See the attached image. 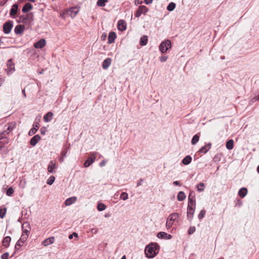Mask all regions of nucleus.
Here are the masks:
<instances>
[{
    "label": "nucleus",
    "instance_id": "f257e3e1",
    "mask_svg": "<svg viewBox=\"0 0 259 259\" xmlns=\"http://www.w3.org/2000/svg\"><path fill=\"white\" fill-rule=\"evenodd\" d=\"M158 244H148L145 249L146 256L149 258L154 257L159 252Z\"/></svg>",
    "mask_w": 259,
    "mask_h": 259
},
{
    "label": "nucleus",
    "instance_id": "f03ea898",
    "mask_svg": "<svg viewBox=\"0 0 259 259\" xmlns=\"http://www.w3.org/2000/svg\"><path fill=\"white\" fill-rule=\"evenodd\" d=\"M179 217V214L176 212L170 214L168 216L166 223V227L167 229L170 228L173 225L174 222L178 220Z\"/></svg>",
    "mask_w": 259,
    "mask_h": 259
},
{
    "label": "nucleus",
    "instance_id": "7ed1b4c3",
    "mask_svg": "<svg viewBox=\"0 0 259 259\" xmlns=\"http://www.w3.org/2000/svg\"><path fill=\"white\" fill-rule=\"evenodd\" d=\"M171 41L168 39H166L160 44L159 46V50L161 53H164L169 49L171 48Z\"/></svg>",
    "mask_w": 259,
    "mask_h": 259
},
{
    "label": "nucleus",
    "instance_id": "20e7f679",
    "mask_svg": "<svg viewBox=\"0 0 259 259\" xmlns=\"http://www.w3.org/2000/svg\"><path fill=\"white\" fill-rule=\"evenodd\" d=\"M79 12V9L77 7H72L66 10L64 14L67 16L70 17L72 18H74Z\"/></svg>",
    "mask_w": 259,
    "mask_h": 259
},
{
    "label": "nucleus",
    "instance_id": "39448f33",
    "mask_svg": "<svg viewBox=\"0 0 259 259\" xmlns=\"http://www.w3.org/2000/svg\"><path fill=\"white\" fill-rule=\"evenodd\" d=\"M16 123L15 122H12L8 123L5 125L6 130L1 132V134L2 135H4V136H7L8 134L10 133L14 128L16 127Z\"/></svg>",
    "mask_w": 259,
    "mask_h": 259
},
{
    "label": "nucleus",
    "instance_id": "423d86ee",
    "mask_svg": "<svg viewBox=\"0 0 259 259\" xmlns=\"http://www.w3.org/2000/svg\"><path fill=\"white\" fill-rule=\"evenodd\" d=\"M13 24L12 21H8L5 22L3 25V31L6 34H9L12 28H13Z\"/></svg>",
    "mask_w": 259,
    "mask_h": 259
},
{
    "label": "nucleus",
    "instance_id": "0eeeda50",
    "mask_svg": "<svg viewBox=\"0 0 259 259\" xmlns=\"http://www.w3.org/2000/svg\"><path fill=\"white\" fill-rule=\"evenodd\" d=\"M148 8L145 6H140L139 7L138 10H137L135 15L136 17H139L141 14H146L148 12Z\"/></svg>",
    "mask_w": 259,
    "mask_h": 259
},
{
    "label": "nucleus",
    "instance_id": "6e6552de",
    "mask_svg": "<svg viewBox=\"0 0 259 259\" xmlns=\"http://www.w3.org/2000/svg\"><path fill=\"white\" fill-rule=\"evenodd\" d=\"M96 157V153H93L91 154L90 157L88 158L87 160L84 164V167H88L92 164L95 161Z\"/></svg>",
    "mask_w": 259,
    "mask_h": 259
},
{
    "label": "nucleus",
    "instance_id": "1a4fd4ad",
    "mask_svg": "<svg viewBox=\"0 0 259 259\" xmlns=\"http://www.w3.org/2000/svg\"><path fill=\"white\" fill-rule=\"evenodd\" d=\"M7 68L6 69V70L8 74L15 71L14 64L12 62L11 59H10L8 61L7 63Z\"/></svg>",
    "mask_w": 259,
    "mask_h": 259
},
{
    "label": "nucleus",
    "instance_id": "9d476101",
    "mask_svg": "<svg viewBox=\"0 0 259 259\" xmlns=\"http://www.w3.org/2000/svg\"><path fill=\"white\" fill-rule=\"evenodd\" d=\"M18 5L17 4L13 5L10 12V15L13 18L16 17V14L18 11Z\"/></svg>",
    "mask_w": 259,
    "mask_h": 259
},
{
    "label": "nucleus",
    "instance_id": "9b49d317",
    "mask_svg": "<svg viewBox=\"0 0 259 259\" xmlns=\"http://www.w3.org/2000/svg\"><path fill=\"white\" fill-rule=\"evenodd\" d=\"M33 21V15L32 13H28L23 19V22L30 24Z\"/></svg>",
    "mask_w": 259,
    "mask_h": 259
},
{
    "label": "nucleus",
    "instance_id": "f8f14e48",
    "mask_svg": "<svg viewBox=\"0 0 259 259\" xmlns=\"http://www.w3.org/2000/svg\"><path fill=\"white\" fill-rule=\"evenodd\" d=\"M46 45V41L45 39H41L34 44V47L36 49H42Z\"/></svg>",
    "mask_w": 259,
    "mask_h": 259
},
{
    "label": "nucleus",
    "instance_id": "ddd939ff",
    "mask_svg": "<svg viewBox=\"0 0 259 259\" xmlns=\"http://www.w3.org/2000/svg\"><path fill=\"white\" fill-rule=\"evenodd\" d=\"M25 30V27L22 25H18L15 28V33L16 34L22 35Z\"/></svg>",
    "mask_w": 259,
    "mask_h": 259
},
{
    "label": "nucleus",
    "instance_id": "4468645a",
    "mask_svg": "<svg viewBox=\"0 0 259 259\" xmlns=\"http://www.w3.org/2000/svg\"><path fill=\"white\" fill-rule=\"evenodd\" d=\"M126 22L123 20H120L118 22V30L123 31L126 29Z\"/></svg>",
    "mask_w": 259,
    "mask_h": 259
},
{
    "label": "nucleus",
    "instance_id": "2eb2a0df",
    "mask_svg": "<svg viewBox=\"0 0 259 259\" xmlns=\"http://www.w3.org/2000/svg\"><path fill=\"white\" fill-rule=\"evenodd\" d=\"M40 139V137L38 135L33 136L30 141V145L32 146H34Z\"/></svg>",
    "mask_w": 259,
    "mask_h": 259
},
{
    "label": "nucleus",
    "instance_id": "dca6fc26",
    "mask_svg": "<svg viewBox=\"0 0 259 259\" xmlns=\"http://www.w3.org/2000/svg\"><path fill=\"white\" fill-rule=\"evenodd\" d=\"M39 128V123L38 122H35L33 124V127L29 131V135L32 136L34 135L38 130Z\"/></svg>",
    "mask_w": 259,
    "mask_h": 259
},
{
    "label": "nucleus",
    "instance_id": "f3484780",
    "mask_svg": "<svg viewBox=\"0 0 259 259\" xmlns=\"http://www.w3.org/2000/svg\"><path fill=\"white\" fill-rule=\"evenodd\" d=\"M54 115V114L52 112H49L46 114H45L44 116V120L46 122H48L50 121L53 118V116Z\"/></svg>",
    "mask_w": 259,
    "mask_h": 259
},
{
    "label": "nucleus",
    "instance_id": "a211bd4d",
    "mask_svg": "<svg viewBox=\"0 0 259 259\" xmlns=\"http://www.w3.org/2000/svg\"><path fill=\"white\" fill-rule=\"evenodd\" d=\"M116 37V35L115 32H110L108 35V43L109 44H112L115 41V39Z\"/></svg>",
    "mask_w": 259,
    "mask_h": 259
},
{
    "label": "nucleus",
    "instance_id": "6ab92c4d",
    "mask_svg": "<svg viewBox=\"0 0 259 259\" xmlns=\"http://www.w3.org/2000/svg\"><path fill=\"white\" fill-rule=\"evenodd\" d=\"M211 148V144L208 143L207 145L202 147L199 150V153H206Z\"/></svg>",
    "mask_w": 259,
    "mask_h": 259
},
{
    "label": "nucleus",
    "instance_id": "aec40b11",
    "mask_svg": "<svg viewBox=\"0 0 259 259\" xmlns=\"http://www.w3.org/2000/svg\"><path fill=\"white\" fill-rule=\"evenodd\" d=\"M157 236L159 238L163 239H170L171 238V236L170 235L162 232L158 233L157 235Z\"/></svg>",
    "mask_w": 259,
    "mask_h": 259
},
{
    "label": "nucleus",
    "instance_id": "412c9836",
    "mask_svg": "<svg viewBox=\"0 0 259 259\" xmlns=\"http://www.w3.org/2000/svg\"><path fill=\"white\" fill-rule=\"evenodd\" d=\"M111 59L109 58L106 59L103 62L102 67L104 69H107L111 63Z\"/></svg>",
    "mask_w": 259,
    "mask_h": 259
},
{
    "label": "nucleus",
    "instance_id": "4be33fe9",
    "mask_svg": "<svg viewBox=\"0 0 259 259\" xmlns=\"http://www.w3.org/2000/svg\"><path fill=\"white\" fill-rule=\"evenodd\" d=\"M195 208H187V218L189 220H192Z\"/></svg>",
    "mask_w": 259,
    "mask_h": 259
},
{
    "label": "nucleus",
    "instance_id": "5701e85b",
    "mask_svg": "<svg viewBox=\"0 0 259 259\" xmlns=\"http://www.w3.org/2000/svg\"><path fill=\"white\" fill-rule=\"evenodd\" d=\"M9 139L6 137V136H4V135H2L0 133V142L4 146L5 145L8 144L9 143Z\"/></svg>",
    "mask_w": 259,
    "mask_h": 259
},
{
    "label": "nucleus",
    "instance_id": "b1692460",
    "mask_svg": "<svg viewBox=\"0 0 259 259\" xmlns=\"http://www.w3.org/2000/svg\"><path fill=\"white\" fill-rule=\"evenodd\" d=\"M56 168V164L53 161H51L48 167V170L50 173L54 172V170Z\"/></svg>",
    "mask_w": 259,
    "mask_h": 259
},
{
    "label": "nucleus",
    "instance_id": "393cba45",
    "mask_svg": "<svg viewBox=\"0 0 259 259\" xmlns=\"http://www.w3.org/2000/svg\"><path fill=\"white\" fill-rule=\"evenodd\" d=\"M77 200V198L76 197H72L67 199L65 200V204L66 205L68 206L72 203H74Z\"/></svg>",
    "mask_w": 259,
    "mask_h": 259
},
{
    "label": "nucleus",
    "instance_id": "a878e982",
    "mask_svg": "<svg viewBox=\"0 0 259 259\" xmlns=\"http://www.w3.org/2000/svg\"><path fill=\"white\" fill-rule=\"evenodd\" d=\"M33 7L30 3L26 4L22 8V12L23 13H26L32 10Z\"/></svg>",
    "mask_w": 259,
    "mask_h": 259
},
{
    "label": "nucleus",
    "instance_id": "bb28decb",
    "mask_svg": "<svg viewBox=\"0 0 259 259\" xmlns=\"http://www.w3.org/2000/svg\"><path fill=\"white\" fill-rule=\"evenodd\" d=\"M247 193V189L245 188H242L238 192V195L241 198L244 197Z\"/></svg>",
    "mask_w": 259,
    "mask_h": 259
},
{
    "label": "nucleus",
    "instance_id": "cd10ccee",
    "mask_svg": "<svg viewBox=\"0 0 259 259\" xmlns=\"http://www.w3.org/2000/svg\"><path fill=\"white\" fill-rule=\"evenodd\" d=\"M226 148L229 150H231L234 148V141L232 139L228 140L226 145Z\"/></svg>",
    "mask_w": 259,
    "mask_h": 259
},
{
    "label": "nucleus",
    "instance_id": "c85d7f7f",
    "mask_svg": "<svg viewBox=\"0 0 259 259\" xmlns=\"http://www.w3.org/2000/svg\"><path fill=\"white\" fill-rule=\"evenodd\" d=\"M192 161V158L190 156L188 155L186 156L182 160V163L185 165H188Z\"/></svg>",
    "mask_w": 259,
    "mask_h": 259
},
{
    "label": "nucleus",
    "instance_id": "c756f323",
    "mask_svg": "<svg viewBox=\"0 0 259 259\" xmlns=\"http://www.w3.org/2000/svg\"><path fill=\"white\" fill-rule=\"evenodd\" d=\"M177 198L179 201H183L186 198V195L183 192L180 191L178 194Z\"/></svg>",
    "mask_w": 259,
    "mask_h": 259
},
{
    "label": "nucleus",
    "instance_id": "7c9ffc66",
    "mask_svg": "<svg viewBox=\"0 0 259 259\" xmlns=\"http://www.w3.org/2000/svg\"><path fill=\"white\" fill-rule=\"evenodd\" d=\"M147 42H148L147 36L144 35L141 38L140 44L141 46H145L147 44Z\"/></svg>",
    "mask_w": 259,
    "mask_h": 259
},
{
    "label": "nucleus",
    "instance_id": "2f4dec72",
    "mask_svg": "<svg viewBox=\"0 0 259 259\" xmlns=\"http://www.w3.org/2000/svg\"><path fill=\"white\" fill-rule=\"evenodd\" d=\"M196 204L195 200H188V204L187 208H195Z\"/></svg>",
    "mask_w": 259,
    "mask_h": 259
},
{
    "label": "nucleus",
    "instance_id": "473e14b6",
    "mask_svg": "<svg viewBox=\"0 0 259 259\" xmlns=\"http://www.w3.org/2000/svg\"><path fill=\"white\" fill-rule=\"evenodd\" d=\"M176 8V4L171 2L168 4V5L167 7V10L168 11H173Z\"/></svg>",
    "mask_w": 259,
    "mask_h": 259
},
{
    "label": "nucleus",
    "instance_id": "72a5a7b5",
    "mask_svg": "<svg viewBox=\"0 0 259 259\" xmlns=\"http://www.w3.org/2000/svg\"><path fill=\"white\" fill-rule=\"evenodd\" d=\"M204 187V184L203 183H200L197 185V189L198 191L202 192L203 191Z\"/></svg>",
    "mask_w": 259,
    "mask_h": 259
},
{
    "label": "nucleus",
    "instance_id": "f704fd0d",
    "mask_svg": "<svg viewBox=\"0 0 259 259\" xmlns=\"http://www.w3.org/2000/svg\"><path fill=\"white\" fill-rule=\"evenodd\" d=\"M199 139V136L197 134L194 135L192 139V144L195 145V144H196L198 142Z\"/></svg>",
    "mask_w": 259,
    "mask_h": 259
},
{
    "label": "nucleus",
    "instance_id": "c9c22d12",
    "mask_svg": "<svg viewBox=\"0 0 259 259\" xmlns=\"http://www.w3.org/2000/svg\"><path fill=\"white\" fill-rule=\"evenodd\" d=\"M6 208H0V218L3 219L4 218L6 212Z\"/></svg>",
    "mask_w": 259,
    "mask_h": 259
},
{
    "label": "nucleus",
    "instance_id": "e433bc0d",
    "mask_svg": "<svg viewBox=\"0 0 259 259\" xmlns=\"http://www.w3.org/2000/svg\"><path fill=\"white\" fill-rule=\"evenodd\" d=\"M28 236V234H27L26 233H25V234L22 233L21 237L20 239V240L18 241V242H19V241L24 242V241H25L26 240V239L27 238Z\"/></svg>",
    "mask_w": 259,
    "mask_h": 259
},
{
    "label": "nucleus",
    "instance_id": "4c0bfd02",
    "mask_svg": "<svg viewBox=\"0 0 259 259\" xmlns=\"http://www.w3.org/2000/svg\"><path fill=\"white\" fill-rule=\"evenodd\" d=\"M106 208V206L102 203H100L97 205V209L99 211H103Z\"/></svg>",
    "mask_w": 259,
    "mask_h": 259
},
{
    "label": "nucleus",
    "instance_id": "58836bf2",
    "mask_svg": "<svg viewBox=\"0 0 259 259\" xmlns=\"http://www.w3.org/2000/svg\"><path fill=\"white\" fill-rule=\"evenodd\" d=\"M107 2V0H98L97 2V5L100 7H104L105 3Z\"/></svg>",
    "mask_w": 259,
    "mask_h": 259
},
{
    "label": "nucleus",
    "instance_id": "ea45409f",
    "mask_svg": "<svg viewBox=\"0 0 259 259\" xmlns=\"http://www.w3.org/2000/svg\"><path fill=\"white\" fill-rule=\"evenodd\" d=\"M55 180V177L54 176H51L49 179L47 180V183L48 185H52L54 182Z\"/></svg>",
    "mask_w": 259,
    "mask_h": 259
},
{
    "label": "nucleus",
    "instance_id": "a19ab883",
    "mask_svg": "<svg viewBox=\"0 0 259 259\" xmlns=\"http://www.w3.org/2000/svg\"><path fill=\"white\" fill-rule=\"evenodd\" d=\"M120 198L123 200H125L128 198V194L126 192H122L120 196Z\"/></svg>",
    "mask_w": 259,
    "mask_h": 259
},
{
    "label": "nucleus",
    "instance_id": "79ce46f5",
    "mask_svg": "<svg viewBox=\"0 0 259 259\" xmlns=\"http://www.w3.org/2000/svg\"><path fill=\"white\" fill-rule=\"evenodd\" d=\"M205 213H206V211L205 210L203 209V210H201L200 213L198 214V219L201 220L202 218H203L205 215Z\"/></svg>",
    "mask_w": 259,
    "mask_h": 259
},
{
    "label": "nucleus",
    "instance_id": "37998d69",
    "mask_svg": "<svg viewBox=\"0 0 259 259\" xmlns=\"http://www.w3.org/2000/svg\"><path fill=\"white\" fill-rule=\"evenodd\" d=\"M55 241V238L54 237H50L47 239H46L45 240H44L42 243H53V242H54Z\"/></svg>",
    "mask_w": 259,
    "mask_h": 259
},
{
    "label": "nucleus",
    "instance_id": "c03bdc74",
    "mask_svg": "<svg viewBox=\"0 0 259 259\" xmlns=\"http://www.w3.org/2000/svg\"><path fill=\"white\" fill-rule=\"evenodd\" d=\"M14 193V190L12 187H10L8 189L6 194L8 196H11Z\"/></svg>",
    "mask_w": 259,
    "mask_h": 259
},
{
    "label": "nucleus",
    "instance_id": "a18cd8bd",
    "mask_svg": "<svg viewBox=\"0 0 259 259\" xmlns=\"http://www.w3.org/2000/svg\"><path fill=\"white\" fill-rule=\"evenodd\" d=\"M191 199L192 200H195V193L193 192H191L189 193V195L188 200H191Z\"/></svg>",
    "mask_w": 259,
    "mask_h": 259
},
{
    "label": "nucleus",
    "instance_id": "49530a36",
    "mask_svg": "<svg viewBox=\"0 0 259 259\" xmlns=\"http://www.w3.org/2000/svg\"><path fill=\"white\" fill-rule=\"evenodd\" d=\"M9 253L8 252H5L1 255V259H8Z\"/></svg>",
    "mask_w": 259,
    "mask_h": 259
},
{
    "label": "nucleus",
    "instance_id": "de8ad7c7",
    "mask_svg": "<svg viewBox=\"0 0 259 259\" xmlns=\"http://www.w3.org/2000/svg\"><path fill=\"white\" fill-rule=\"evenodd\" d=\"M195 230L196 229L195 227H190L188 230V233L189 234H192L195 231Z\"/></svg>",
    "mask_w": 259,
    "mask_h": 259
},
{
    "label": "nucleus",
    "instance_id": "09e8293b",
    "mask_svg": "<svg viewBox=\"0 0 259 259\" xmlns=\"http://www.w3.org/2000/svg\"><path fill=\"white\" fill-rule=\"evenodd\" d=\"M11 240V238L9 236H7L4 238L3 243H10Z\"/></svg>",
    "mask_w": 259,
    "mask_h": 259
},
{
    "label": "nucleus",
    "instance_id": "8fccbe9b",
    "mask_svg": "<svg viewBox=\"0 0 259 259\" xmlns=\"http://www.w3.org/2000/svg\"><path fill=\"white\" fill-rule=\"evenodd\" d=\"M167 59V57L166 56H161L159 58V60L161 62H165Z\"/></svg>",
    "mask_w": 259,
    "mask_h": 259
},
{
    "label": "nucleus",
    "instance_id": "3c124183",
    "mask_svg": "<svg viewBox=\"0 0 259 259\" xmlns=\"http://www.w3.org/2000/svg\"><path fill=\"white\" fill-rule=\"evenodd\" d=\"M40 131L41 134L45 135L46 133V127H41Z\"/></svg>",
    "mask_w": 259,
    "mask_h": 259
},
{
    "label": "nucleus",
    "instance_id": "603ef678",
    "mask_svg": "<svg viewBox=\"0 0 259 259\" xmlns=\"http://www.w3.org/2000/svg\"><path fill=\"white\" fill-rule=\"evenodd\" d=\"M21 246H22V244H15V249H17V250L19 249Z\"/></svg>",
    "mask_w": 259,
    "mask_h": 259
},
{
    "label": "nucleus",
    "instance_id": "864d4df0",
    "mask_svg": "<svg viewBox=\"0 0 259 259\" xmlns=\"http://www.w3.org/2000/svg\"><path fill=\"white\" fill-rule=\"evenodd\" d=\"M106 163V160H102V161L100 162V165L101 166H103L105 165Z\"/></svg>",
    "mask_w": 259,
    "mask_h": 259
},
{
    "label": "nucleus",
    "instance_id": "5fc2aeb1",
    "mask_svg": "<svg viewBox=\"0 0 259 259\" xmlns=\"http://www.w3.org/2000/svg\"><path fill=\"white\" fill-rule=\"evenodd\" d=\"M152 2V0H145V2L146 4H151Z\"/></svg>",
    "mask_w": 259,
    "mask_h": 259
},
{
    "label": "nucleus",
    "instance_id": "6e6d98bb",
    "mask_svg": "<svg viewBox=\"0 0 259 259\" xmlns=\"http://www.w3.org/2000/svg\"><path fill=\"white\" fill-rule=\"evenodd\" d=\"M175 185H180V182L179 181H175L173 183Z\"/></svg>",
    "mask_w": 259,
    "mask_h": 259
},
{
    "label": "nucleus",
    "instance_id": "4d7b16f0",
    "mask_svg": "<svg viewBox=\"0 0 259 259\" xmlns=\"http://www.w3.org/2000/svg\"><path fill=\"white\" fill-rule=\"evenodd\" d=\"M22 233H24V234L26 233L27 234H28V231L27 230H26V229L25 230H23Z\"/></svg>",
    "mask_w": 259,
    "mask_h": 259
},
{
    "label": "nucleus",
    "instance_id": "13d9d810",
    "mask_svg": "<svg viewBox=\"0 0 259 259\" xmlns=\"http://www.w3.org/2000/svg\"><path fill=\"white\" fill-rule=\"evenodd\" d=\"M72 235H73V236H75V237H77L78 236L77 234L76 233H75V232L73 233L72 234Z\"/></svg>",
    "mask_w": 259,
    "mask_h": 259
},
{
    "label": "nucleus",
    "instance_id": "bf43d9fd",
    "mask_svg": "<svg viewBox=\"0 0 259 259\" xmlns=\"http://www.w3.org/2000/svg\"><path fill=\"white\" fill-rule=\"evenodd\" d=\"M73 235H72V234L70 235L69 236V239H72V238H73Z\"/></svg>",
    "mask_w": 259,
    "mask_h": 259
},
{
    "label": "nucleus",
    "instance_id": "052dcab7",
    "mask_svg": "<svg viewBox=\"0 0 259 259\" xmlns=\"http://www.w3.org/2000/svg\"><path fill=\"white\" fill-rule=\"evenodd\" d=\"M28 1L29 2H32V3H34L36 1V0H28Z\"/></svg>",
    "mask_w": 259,
    "mask_h": 259
},
{
    "label": "nucleus",
    "instance_id": "680f3d73",
    "mask_svg": "<svg viewBox=\"0 0 259 259\" xmlns=\"http://www.w3.org/2000/svg\"><path fill=\"white\" fill-rule=\"evenodd\" d=\"M121 259H126L125 257V255H123Z\"/></svg>",
    "mask_w": 259,
    "mask_h": 259
},
{
    "label": "nucleus",
    "instance_id": "e2e57ef3",
    "mask_svg": "<svg viewBox=\"0 0 259 259\" xmlns=\"http://www.w3.org/2000/svg\"><path fill=\"white\" fill-rule=\"evenodd\" d=\"M257 171L258 173H259V165L257 167Z\"/></svg>",
    "mask_w": 259,
    "mask_h": 259
},
{
    "label": "nucleus",
    "instance_id": "0e129e2a",
    "mask_svg": "<svg viewBox=\"0 0 259 259\" xmlns=\"http://www.w3.org/2000/svg\"><path fill=\"white\" fill-rule=\"evenodd\" d=\"M4 5V3L0 2V6H3Z\"/></svg>",
    "mask_w": 259,
    "mask_h": 259
},
{
    "label": "nucleus",
    "instance_id": "69168bd1",
    "mask_svg": "<svg viewBox=\"0 0 259 259\" xmlns=\"http://www.w3.org/2000/svg\"><path fill=\"white\" fill-rule=\"evenodd\" d=\"M3 81V80L2 79H0V82L1 83H2Z\"/></svg>",
    "mask_w": 259,
    "mask_h": 259
},
{
    "label": "nucleus",
    "instance_id": "338daca9",
    "mask_svg": "<svg viewBox=\"0 0 259 259\" xmlns=\"http://www.w3.org/2000/svg\"><path fill=\"white\" fill-rule=\"evenodd\" d=\"M23 93L24 95H25V91H24V90H23ZM25 96H26V95H25Z\"/></svg>",
    "mask_w": 259,
    "mask_h": 259
},
{
    "label": "nucleus",
    "instance_id": "774afa93",
    "mask_svg": "<svg viewBox=\"0 0 259 259\" xmlns=\"http://www.w3.org/2000/svg\"><path fill=\"white\" fill-rule=\"evenodd\" d=\"M44 244V245H45V246H47L48 245H49V244Z\"/></svg>",
    "mask_w": 259,
    "mask_h": 259
}]
</instances>
